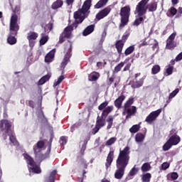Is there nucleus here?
<instances>
[{
  "instance_id": "5fc2aeb1",
  "label": "nucleus",
  "mask_w": 182,
  "mask_h": 182,
  "mask_svg": "<svg viewBox=\"0 0 182 182\" xmlns=\"http://www.w3.org/2000/svg\"><path fill=\"white\" fill-rule=\"evenodd\" d=\"M169 12L171 15H173V16H174V15L177 14V9L174 7H171L169 9Z\"/></svg>"
},
{
  "instance_id": "4be33fe9",
  "label": "nucleus",
  "mask_w": 182,
  "mask_h": 182,
  "mask_svg": "<svg viewBox=\"0 0 182 182\" xmlns=\"http://www.w3.org/2000/svg\"><path fill=\"white\" fill-rule=\"evenodd\" d=\"M114 46H115V48L117 49V53L119 55H122L123 48H124V43H122V41L118 40L116 41Z\"/></svg>"
},
{
  "instance_id": "a19ab883",
  "label": "nucleus",
  "mask_w": 182,
  "mask_h": 182,
  "mask_svg": "<svg viewBox=\"0 0 182 182\" xmlns=\"http://www.w3.org/2000/svg\"><path fill=\"white\" fill-rule=\"evenodd\" d=\"M139 130H140V125L139 124L133 125L129 129L130 133H137V132H139Z\"/></svg>"
},
{
  "instance_id": "aec40b11",
  "label": "nucleus",
  "mask_w": 182,
  "mask_h": 182,
  "mask_svg": "<svg viewBox=\"0 0 182 182\" xmlns=\"http://www.w3.org/2000/svg\"><path fill=\"white\" fill-rule=\"evenodd\" d=\"M73 31V26H67L63 33L67 39H70V36H72V31Z\"/></svg>"
},
{
  "instance_id": "2eb2a0df",
  "label": "nucleus",
  "mask_w": 182,
  "mask_h": 182,
  "mask_svg": "<svg viewBox=\"0 0 182 182\" xmlns=\"http://www.w3.org/2000/svg\"><path fill=\"white\" fill-rule=\"evenodd\" d=\"M114 159V151H110L107 156L105 167L106 168H109L110 166H112V163H113V160Z\"/></svg>"
},
{
  "instance_id": "a211bd4d",
  "label": "nucleus",
  "mask_w": 182,
  "mask_h": 182,
  "mask_svg": "<svg viewBox=\"0 0 182 182\" xmlns=\"http://www.w3.org/2000/svg\"><path fill=\"white\" fill-rule=\"evenodd\" d=\"M100 77V73L98 72L94 71L88 75V80L89 82H97Z\"/></svg>"
},
{
  "instance_id": "393cba45",
  "label": "nucleus",
  "mask_w": 182,
  "mask_h": 182,
  "mask_svg": "<svg viewBox=\"0 0 182 182\" xmlns=\"http://www.w3.org/2000/svg\"><path fill=\"white\" fill-rule=\"evenodd\" d=\"M177 47V43L174 41L166 40V49L172 50L174 48Z\"/></svg>"
},
{
  "instance_id": "39448f33",
  "label": "nucleus",
  "mask_w": 182,
  "mask_h": 182,
  "mask_svg": "<svg viewBox=\"0 0 182 182\" xmlns=\"http://www.w3.org/2000/svg\"><path fill=\"white\" fill-rule=\"evenodd\" d=\"M170 137L168 140L163 145L162 150L164 151H168L173 146H177L180 141H181V138L177 134V131L176 129H172L170 132Z\"/></svg>"
},
{
  "instance_id": "bf43d9fd",
  "label": "nucleus",
  "mask_w": 182,
  "mask_h": 182,
  "mask_svg": "<svg viewBox=\"0 0 182 182\" xmlns=\"http://www.w3.org/2000/svg\"><path fill=\"white\" fill-rule=\"evenodd\" d=\"M166 154H168V157H174L177 154V152L175 151H171L169 152H167Z\"/></svg>"
},
{
  "instance_id": "4c0bfd02",
  "label": "nucleus",
  "mask_w": 182,
  "mask_h": 182,
  "mask_svg": "<svg viewBox=\"0 0 182 182\" xmlns=\"http://www.w3.org/2000/svg\"><path fill=\"white\" fill-rule=\"evenodd\" d=\"M124 66V63L121 62L119 63L115 68H114L113 73H119L122 70V68Z\"/></svg>"
},
{
  "instance_id": "69168bd1",
  "label": "nucleus",
  "mask_w": 182,
  "mask_h": 182,
  "mask_svg": "<svg viewBox=\"0 0 182 182\" xmlns=\"http://www.w3.org/2000/svg\"><path fill=\"white\" fill-rule=\"evenodd\" d=\"M159 48V42L156 41L153 46H152V50H156Z\"/></svg>"
},
{
  "instance_id": "dca6fc26",
  "label": "nucleus",
  "mask_w": 182,
  "mask_h": 182,
  "mask_svg": "<svg viewBox=\"0 0 182 182\" xmlns=\"http://www.w3.org/2000/svg\"><path fill=\"white\" fill-rule=\"evenodd\" d=\"M45 147V141H38L36 145L33 146V150L34 153H42V149Z\"/></svg>"
},
{
  "instance_id": "338daca9",
  "label": "nucleus",
  "mask_w": 182,
  "mask_h": 182,
  "mask_svg": "<svg viewBox=\"0 0 182 182\" xmlns=\"http://www.w3.org/2000/svg\"><path fill=\"white\" fill-rule=\"evenodd\" d=\"M142 46H147V41H144L141 43L139 44V48H142Z\"/></svg>"
},
{
  "instance_id": "72a5a7b5",
  "label": "nucleus",
  "mask_w": 182,
  "mask_h": 182,
  "mask_svg": "<svg viewBox=\"0 0 182 182\" xmlns=\"http://www.w3.org/2000/svg\"><path fill=\"white\" fill-rule=\"evenodd\" d=\"M49 79H50V75L49 74L44 75L39 80L38 85H44V83H46V82H48Z\"/></svg>"
},
{
  "instance_id": "20e7f679",
  "label": "nucleus",
  "mask_w": 182,
  "mask_h": 182,
  "mask_svg": "<svg viewBox=\"0 0 182 182\" xmlns=\"http://www.w3.org/2000/svg\"><path fill=\"white\" fill-rule=\"evenodd\" d=\"M20 27L19 24H18V17L14 15L10 19L9 33L7 36V43H9V45H16L18 40L15 36L18 35V31Z\"/></svg>"
},
{
  "instance_id": "423d86ee",
  "label": "nucleus",
  "mask_w": 182,
  "mask_h": 182,
  "mask_svg": "<svg viewBox=\"0 0 182 182\" xmlns=\"http://www.w3.org/2000/svg\"><path fill=\"white\" fill-rule=\"evenodd\" d=\"M12 127V124H11L10 122H9L7 119H1L0 120V130L1 132H4L5 130L6 134H9V141L14 146H18V141L16 140V137L14 136V134L12 132V129H11Z\"/></svg>"
},
{
  "instance_id": "bb28decb",
  "label": "nucleus",
  "mask_w": 182,
  "mask_h": 182,
  "mask_svg": "<svg viewBox=\"0 0 182 182\" xmlns=\"http://www.w3.org/2000/svg\"><path fill=\"white\" fill-rule=\"evenodd\" d=\"M112 112H113V106H108L103 109L101 116L103 117H107V116H108L109 113H112Z\"/></svg>"
},
{
  "instance_id": "4d7b16f0",
  "label": "nucleus",
  "mask_w": 182,
  "mask_h": 182,
  "mask_svg": "<svg viewBox=\"0 0 182 182\" xmlns=\"http://www.w3.org/2000/svg\"><path fill=\"white\" fill-rule=\"evenodd\" d=\"M168 167H170V164H168V163H167V162H164L161 164L162 170H167V168H168Z\"/></svg>"
},
{
  "instance_id": "7ed1b4c3",
  "label": "nucleus",
  "mask_w": 182,
  "mask_h": 182,
  "mask_svg": "<svg viewBox=\"0 0 182 182\" xmlns=\"http://www.w3.org/2000/svg\"><path fill=\"white\" fill-rule=\"evenodd\" d=\"M149 1L150 0H141L136 6L134 14L136 16L132 23L133 26L141 25V23H144V20L146 19L147 16H146V14H147V4H149Z\"/></svg>"
},
{
  "instance_id": "2f4dec72",
  "label": "nucleus",
  "mask_w": 182,
  "mask_h": 182,
  "mask_svg": "<svg viewBox=\"0 0 182 182\" xmlns=\"http://www.w3.org/2000/svg\"><path fill=\"white\" fill-rule=\"evenodd\" d=\"M113 120H114V117L112 115H109L107 119V123H108L107 130H110V129H112V126H113Z\"/></svg>"
},
{
  "instance_id": "e433bc0d",
  "label": "nucleus",
  "mask_w": 182,
  "mask_h": 182,
  "mask_svg": "<svg viewBox=\"0 0 182 182\" xmlns=\"http://www.w3.org/2000/svg\"><path fill=\"white\" fill-rule=\"evenodd\" d=\"M161 70V68L159 65H155L151 68V75H157Z\"/></svg>"
},
{
  "instance_id": "603ef678",
  "label": "nucleus",
  "mask_w": 182,
  "mask_h": 182,
  "mask_svg": "<svg viewBox=\"0 0 182 182\" xmlns=\"http://www.w3.org/2000/svg\"><path fill=\"white\" fill-rule=\"evenodd\" d=\"M46 28L48 29V32H50L53 29V21H50L46 26Z\"/></svg>"
},
{
  "instance_id": "f8f14e48",
  "label": "nucleus",
  "mask_w": 182,
  "mask_h": 182,
  "mask_svg": "<svg viewBox=\"0 0 182 182\" xmlns=\"http://www.w3.org/2000/svg\"><path fill=\"white\" fill-rule=\"evenodd\" d=\"M111 11L112 8H110V6H107L96 14L95 18L97 21H100L101 19L106 18V16H107V15H109Z\"/></svg>"
},
{
  "instance_id": "49530a36",
  "label": "nucleus",
  "mask_w": 182,
  "mask_h": 182,
  "mask_svg": "<svg viewBox=\"0 0 182 182\" xmlns=\"http://www.w3.org/2000/svg\"><path fill=\"white\" fill-rule=\"evenodd\" d=\"M64 79H65V76L60 75V76L58 77V80L54 82V85H54L55 87L59 86V84H60V83H62V82H63V80H64Z\"/></svg>"
},
{
  "instance_id": "774afa93",
  "label": "nucleus",
  "mask_w": 182,
  "mask_h": 182,
  "mask_svg": "<svg viewBox=\"0 0 182 182\" xmlns=\"http://www.w3.org/2000/svg\"><path fill=\"white\" fill-rule=\"evenodd\" d=\"M81 162L82 163V164H84L85 168H87V166L86 165V160H85V159L82 158Z\"/></svg>"
},
{
  "instance_id": "6e6d98bb",
  "label": "nucleus",
  "mask_w": 182,
  "mask_h": 182,
  "mask_svg": "<svg viewBox=\"0 0 182 182\" xmlns=\"http://www.w3.org/2000/svg\"><path fill=\"white\" fill-rule=\"evenodd\" d=\"M171 178L172 180H177L178 178V173L177 172H173L171 173Z\"/></svg>"
},
{
  "instance_id": "e2e57ef3",
  "label": "nucleus",
  "mask_w": 182,
  "mask_h": 182,
  "mask_svg": "<svg viewBox=\"0 0 182 182\" xmlns=\"http://www.w3.org/2000/svg\"><path fill=\"white\" fill-rule=\"evenodd\" d=\"M130 66H132V64L128 63L123 69V72H127V70H130Z\"/></svg>"
},
{
  "instance_id": "6ab92c4d",
  "label": "nucleus",
  "mask_w": 182,
  "mask_h": 182,
  "mask_svg": "<svg viewBox=\"0 0 182 182\" xmlns=\"http://www.w3.org/2000/svg\"><path fill=\"white\" fill-rule=\"evenodd\" d=\"M125 110H127V116L126 119H130L132 116H134L136 114V112H137V108L136 106H132V108H127Z\"/></svg>"
},
{
  "instance_id": "1a4fd4ad",
  "label": "nucleus",
  "mask_w": 182,
  "mask_h": 182,
  "mask_svg": "<svg viewBox=\"0 0 182 182\" xmlns=\"http://www.w3.org/2000/svg\"><path fill=\"white\" fill-rule=\"evenodd\" d=\"M141 73H136L134 75V79L132 81L130 82L131 87L132 89H140L144 85V80L146 79V77H141Z\"/></svg>"
},
{
  "instance_id": "c9c22d12",
  "label": "nucleus",
  "mask_w": 182,
  "mask_h": 182,
  "mask_svg": "<svg viewBox=\"0 0 182 182\" xmlns=\"http://www.w3.org/2000/svg\"><path fill=\"white\" fill-rule=\"evenodd\" d=\"M134 49H135L134 46H131L128 47L124 51L125 56H129V55H132V53L134 52Z\"/></svg>"
},
{
  "instance_id": "cd10ccee",
  "label": "nucleus",
  "mask_w": 182,
  "mask_h": 182,
  "mask_svg": "<svg viewBox=\"0 0 182 182\" xmlns=\"http://www.w3.org/2000/svg\"><path fill=\"white\" fill-rule=\"evenodd\" d=\"M62 6H63V1L57 0L53 3L51 8L52 9H59V8H62Z\"/></svg>"
},
{
  "instance_id": "5701e85b",
  "label": "nucleus",
  "mask_w": 182,
  "mask_h": 182,
  "mask_svg": "<svg viewBox=\"0 0 182 182\" xmlns=\"http://www.w3.org/2000/svg\"><path fill=\"white\" fill-rule=\"evenodd\" d=\"M85 18H86V16H80V18L75 19V22H73V24L70 25V26H73V28H75V29H77V27L79 26V24L82 23L85 21Z\"/></svg>"
},
{
  "instance_id": "9d476101",
  "label": "nucleus",
  "mask_w": 182,
  "mask_h": 182,
  "mask_svg": "<svg viewBox=\"0 0 182 182\" xmlns=\"http://www.w3.org/2000/svg\"><path fill=\"white\" fill-rule=\"evenodd\" d=\"M105 126H106V122L103 119V116H98L97 117L95 127L92 129V134H96V133H98L100 129H102V127H105Z\"/></svg>"
},
{
  "instance_id": "473e14b6",
  "label": "nucleus",
  "mask_w": 182,
  "mask_h": 182,
  "mask_svg": "<svg viewBox=\"0 0 182 182\" xmlns=\"http://www.w3.org/2000/svg\"><path fill=\"white\" fill-rule=\"evenodd\" d=\"M151 180V173H146L141 176V181L142 182H150Z\"/></svg>"
},
{
  "instance_id": "09e8293b",
  "label": "nucleus",
  "mask_w": 182,
  "mask_h": 182,
  "mask_svg": "<svg viewBox=\"0 0 182 182\" xmlns=\"http://www.w3.org/2000/svg\"><path fill=\"white\" fill-rule=\"evenodd\" d=\"M174 69V67L173 66H169L168 68H166V73L168 76H170V75H173V70Z\"/></svg>"
},
{
  "instance_id": "4468645a",
  "label": "nucleus",
  "mask_w": 182,
  "mask_h": 182,
  "mask_svg": "<svg viewBox=\"0 0 182 182\" xmlns=\"http://www.w3.org/2000/svg\"><path fill=\"white\" fill-rule=\"evenodd\" d=\"M72 43H70V48L68 49V51L65 54L64 59L63 60V62L61 63V66H66L68 65V63L70 60V58L72 56Z\"/></svg>"
},
{
  "instance_id": "f3484780",
  "label": "nucleus",
  "mask_w": 182,
  "mask_h": 182,
  "mask_svg": "<svg viewBox=\"0 0 182 182\" xmlns=\"http://www.w3.org/2000/svg\"><path fill=\"white\" fill-rule=\"evenodd\" d=\"M126 99V96L121 95L117 100H114V105L117 109H121L122 105H123V101Z\"/></svg>"
},
{
  "instance_id": "a18cd8bd",
  "label": "nucleus",
  "mask_w": 182,
  "mask_h": 182,
  "mask_svg": "<svg viewBox=\"0 0 182 182\" xmlns=\"http://www.w3.org/2000/svg\"><path fill=\"white\" fill-rule=\"evenodd\" d=\"M139 168H136V166H135L129 171V175L132 176H136V174H137V173H139Z\"/></svg>"
},
{
  "instance_id": "3c124183",
  "label": "nucleus",
  "mask_w": 182,
  "mask_h": 182,
  "mask_svg": "<svg viewBox=\"0 0 182 182\" xmlns=\"http://www.w3.org/2000/svg\"><path fill=\"white\" fill-rule=\"evenodd\" d=\"M129 34L127 33L126 35L122 36V39L119 40V41H122L124 44L126 43V41L129 39Z\"/></svg>"
},
{
  "instance_id": "412c9836",
  "label": "nucleus",
  "mask_w": 182,
  "mask_h": 182,
  "mask_svg": "<svg viewBox=\"0 0 182 182\" xmlns=\"http://www.w3.org/2000/svg\"><path fill=\"white\" fill-rule=\"evenodd\" d=\"M94 31H95V24H91L87 26L84 29L82 32V35L83 36H87V35H90V33H93Z\"/></svg>"
},
{
  "instance_id": "b1692460",
  "label": "nucleus",
  "mask_w": 182,
  "mask_h": 182,
  "mask_svg": "<svg viewBox=\"0 0 182 182\" xmlns=\"http://www.w3.org/2000/svg\"><path fill=\"white\" fill-rule=\"evenodd\" d=\"M149 12H156L157 11V1H151L149 4H146Z\"/></svg>"
},
{
  "instance_id": "a878e982",
  "label": "nucleus",
  "mask_w": 182,
  "mask_h": 182,
  "mask_svg": "<svg viewBox=\"0 0 182 182\" xmlns=\"http://www.w3.org/2000/svg\"><path fill=\"white\" fill-rule=\"evenodd\" d=\"M109 0H100L95 6V9H100V8H103V6H106Z\"/></svg>"
},
{
  "instance_id": "de8ad7c7",
  "label": "nucleus",
  "mask_w": 182,
  "mask_h": 182,
  "mask_svg": "<svg viewBox=\"0 0 182 182\" xmlns=\"http://www.w3.org/2000/svg\"><path fill=\"white\" fill-rule=\"evenodd\" d=\"M68 143V136H61L60 139V144L65 146Z\"/></svg>"
},
{
  "instance_id": "f704fd0d",
  "label": "nucleus",
  "mask_w": 182,
  "mask_h": 182,
  "mask_svg": "<svg viewBox=\"0 0 182 182\" xmlns=\"http://www.w3.org/2000/svg\"><path fill=\"white\" fill-rule=\"evenodd\" d=\"M133 103H134V98L129 97L128 100L124 103V109H128L132 106V105H133Z\"/></svg>"
},
{
  "instance_id": "37998d69",
  "label": "nucleus",
  "mask_w": 182,
  "mask_h": 182,
  "mask_svg": "<svg viewBox=\"0 0 182 182\" xmlns=\"http://www.w3.org/2000/svg\"><path fill=\"white\" fill-rule=\"evenodd\" d=\"M116 140H117V138L116 137L110 138L107 141L106 146H112V144H114V143H116Z\"/></svg>"
},
{
  "instance_id": "c03bdc74",
  "label": "nucleus",
  "mask_w": 182,
  "mask_h": 182,
  "mask_svg": "<svg viewBox=\"0 0 182 182\" xmlns=\"http://www.w3.org/2000/svg\"><path fill=\"white\" fill-rule=\"evenodd\" d=\"M107 105H109V102L105 101L100 105L98 106V110H105V109L107 107Z\"/></svg>"
},
{
  "instance_id": "0eeeda50",
  "label": "nucleus",
  "mask_w": 182,
  "mask_h": 182,
  "mask_svg": "<svg viewBox=\"0 0 182 182\" xmlns=\"http://www.w3.org/2000/svg\"><path fill=\"white\" fill-rule=\"evenodd\" d=\"M130 6H125L121 8L119 15L121 16V22L119 23V29H123L127 23H129V18H130Z\"/></svg>"
},
{
  "instance_id": "680f3d73",
  "label": "nucleus",
  "mask_w": 182,
  "mask_h": 182,
  "mask_svg": "<svg viewBox=\"0 0 182 182\" xmlns=\"http://www.w3.org/2000/svg\"><path fill=\"white\" fill-rule=\"evenodd\" d=\"M182 59V52L180 53L175 58L176 62H178Z\"/></svg>"
},
{
  "instance_id": "0e129e2a",
  "label": "nucleus",
  "mask_w": 182,
  "mask_h": 182,
  "mask_svg": "<svg viewBox=\"0 0 182 182\" xmlns=\"http://www.w3.org/2000/svg\"><path fill=\"white\" fill-rule=\"evenodd\" d=\"M28 105H29L30 107H31V109H35V102H33V101L30 100L28 102Z\"/></svg>"
},
{
  "instance_id": "ea45409f",
  "label": "nucleus",
  "mask_w": 182,
  "mask_h": 182,
  "mask_svg": "<svg viewBox=\"0 0 182 182\" xmlns=\"http://www.w3.org/2000/svg\"><path fill=\"white\" fill-rule=\"evenodd\" d=\"M42 37L40 39V45L43 46L49 41V37L48 36H44L43 33L41 34Z\"/></svg>"
},
{
  "instance_id": "c85d7f7f",
  "label": "nucleus",
  "mask_w": 182,
  "mask_h": 182,
  "mask_svg": "<svg viewBox=\"0 0 182 182\" xmlns=\"http://www.w3.org/2000/svg\"><path fill=\"white\" fill-rule=\"evenodd\" d=\"M55 58V54L53 52L50 51L49 52L46 56H45V62L46 63H50L52 60H53V58Z\"/></svg>"
},
{
  "instance_id": "7c9ffc66",
  "label": "nucleus",
  "mask_w": 182,
  "mask_h": 182,
  "mask_svg": "<svg viewBox=\"0 0 182 182\" xmlns=\"http://www.w3.org/2000/svg\"><path fill=\"white\" fill-rule=\"evenodd\" d=\"M141 170L142 173H147V171H150V170H151V165H150L148 162L144 163L141 166Z\"/></svg>"
},
{
  "instance_id": "58836bf2",
  "label": "nucleus",
  "mask_w": 182,
  "mask_h": 182,
  "mask_svg": "<svg viewBox=\"0 0 182 182\" xmlns=\"http://www.w3.org/2000/svg\"><path fill=\"white\" fill-rule=\"evenodd\" d=\"M135 140H136V143H141V141H143V140H144V134H143L141 133L136 134L135 136Z\"/></svg>"
},
{
  "instance_id": "6e6552de",
  "label": "nucleus",
  "mask_w": 182,
  "mask_h": 182,
  "mask_svg": "<svg viewBox=\"0 0 182 182\" xmlns=\"http://www.w3.org/2000/svg\"><path fill=\"white\" fill-rule=\"evenodd\" d=\"M90 6H92V0H86L85 1H84L82 8L74 12V19H77L80 18V16H82V14L85 16V15L87 14L89 9H90Z\"/></svg>"
},
{
  "instance_id": "864d4df0",
  "label": "nucleus",
  "mask_w": 182,
  "mask_h": 182,
  "mask_svg": "<svg viewBox=\"0 0 182 182\" xmlns=\"http://www.w3.org/2000/svg\"><path fill=\"white\" fill-rule=\"evenodd\" d=\"M19 11V9L18 8V6H16L14 8V9L13 10V14L11 15V19L12 18L13 16H16L17 17V23H18V15H16V12H18Z\"/></svg>"
},
{
  "instance_id": "c756f323",
  "label": "nucleus",
  "mask_w": 182,
  "mask_h": 182,
  "mask_svg": "<svg viewBox=\"0 0 182 182\" xmlns=\"http://www.w3.org/2000/svg\"><path fill=\"white\" fill-rule=\"evenodd\" d=\"M56 174H58V171L56 170L53 171L50 176L46 179V182H55Z\"/></svg>"
},
{
  "instance_id": "13d9d810",
  "label": "nucleus",
  "mask_w": 182,
  "mask_h": 182,
  "mask_svg": "<svg viewBox=\"0 0 182 182\" xmlns=\"http://www.w3.org/2000/svg\"><path fill=\"white\" fill-rule=\"evenodd\" d=\"M85 150H86V144H82L81 150H80L81 156H85Z\"/></svg>"
},
{
  "instance_id": "79ce46f5",
  "label": "nucleus",
  "mask_w": 182,
  "mask_h": 182,
  "mask_svg": "<svg viewBox=\"0 0 182 182\" xmlns=\"http://www.w3.org/2000/svg\"><path fill=\"white\" fill-rule=\"evenodd\" d=\"M180 92V90L178 88H176L175 90H173L171 93H170L168 99L171 100L173 97H176V95ZM170 100L166 101L167 103H168Z\"/></svg>"
},
{
  "instance_id": "9b49d317",
  "label": "nucleus",
  "mask_w": 182,
  "mask_h": 182,
  "mask_svg": "<svg viewBox=\"0 0 182 182\" xmlns=\"http://www.w3.org/2000/svg\"><path fill=\"white\" fill-rule=\"evenodd\" d=\"M160 113H161V109L151 112L145 119V122L149 124H151L153 122L157 119V117L160 116Z\"/></svg>"
},
{
  "instance_id": "f03ea898",
  "label": "nucleus",
  "mask_w": 182,
  "mask_h": 182,
  "mask_svg": "<svg viewBox=\"0 0 182 182\" xmlns=\"http://www.w3.org/2000/svg\"><path fill=\"white\" fill-rule=\"evenodd\" d=\"M129 161H130V147L126 146L123 150L119 151L116 161L117 170L114 173V177L117 180L123 178L126 167L129 166Z\"/></svg>"
},
{
  "instance_id": "052dcab7",
  "label": "nucleus",
  "mask_w": 182,
  "mask_h": 182,
  "mask_svg": "<svg viewBox=\"0 0 182 182\" xmlns=\"http://www.w3.org/2000/svg\"><path fill=\"white\" fill-rule=\"evenodd\" d=\"M174 39H176V33H173L172 34H171L167 41H174Z\"/></svg>"
},
{
  "instance_id": "ddd939ff",
  "label": "nucleus",
  "mask_w": 182,
  "mask_h": 182,
  "mask_svg": "<svg viewBox=\"0 0 182 182\" xmlns=\"http://www.w3.org/2000/svg\"><path fill=\"white\" fill-rule=\"evenodd\" d=\"M38 33L34 32V31H31L30 33H28L27 36V39L29 42V46H35V41L38 39Z\"/></svg>"
},
{
  "instance_id": "8fccbe9b",
  "label": "nucleus",
  "mask_w": 182,
  "mask_h": 182,
  "mask_svg": "<svg viewBox=\"0 0 182 182\" xmlns=\"http://www.w3.org/2000/svg\"><path fill=\"white\" fill-rule=\"evenodd\" d=\"M66 36H65L63 33L60 35L58 43H63L65 41H66Z\"/></svg>"
},
{
  "instance_id": "f257e3e1",
  "label": "nucleus",
  "mask_w": 182,
  "mask_h": 182,
  "mask_svg": "<svg viewBox=\"0 0 182 182\" xmlns=\"http://www.w3.org/2000/svg\"><path fill=\"white\" fill-rule=\"evenodd\" d=\"M53 141V134H51L50 139L48 142V149L46 153L42 154V152L34 153L35 159L36 161L39 163V164H36L35 159L32 158L28 154H23V156L28 166H31L29 170H31L32 173L34 174H41L42 173V169H41V163L43 161V160H46V159H49V155L50 154V151L52 150V142Z\"/></svg>"
}]
</instances>
